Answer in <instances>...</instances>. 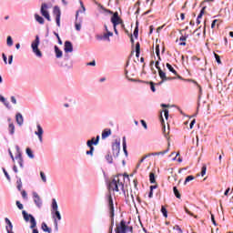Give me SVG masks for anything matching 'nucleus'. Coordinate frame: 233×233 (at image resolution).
Here are the masks:
<instances>
[{
	"instance_id": "f257e3e1",
	"label": "nucleus",
	"mask_w": 233,
	"mask_h": 233,
	"mask_svg": "<svg viewBox=\"0 0 233 233\" xmlns=\"http://www.w3.org/2000/svg\"><path fill=\"white\" fill-rule=\"evenodd\" d=\"M121 179H125L124 175H118L108 185L109 190H113V192H119V190H123L125 188V184L121 182Z\"/></svg>"
},
{
	"instance_id": "f03ea898",
	"label": "nucleus",
	"mask_w": 233,
	"mask_h": 233,
	"mask_svg": "<svg viewBox=\"0 0 233 233\" xmlns=\"http://www.w3.org/2000/svg\"><path fill=\"white\" fill-rule=\"evenodd\" d=\"M106 197H107L108 212H109V218L111 220L109 232L112 233V230L114 228V217L116 216L115 210H114V199L112 198V194H110V193H107Z\"/></svg>"
},
{
	"instance_id": "7ed1b4c3",
	"label": "nucleus",
	"mask_w": 233,
	"mask_h": 233,
	"mask_svg": "<svg viewBox=\"0 0 233 233\" xmlns=\"http://www.w3.org/2000/svg\"><path fill=\"white\" fill-rule=\"evenodd\" d=\"M23 218L26 223L30 221L31 226L30 228H32V233H39V229L35 228L37 227V221H35V218L33 217L32 214H28L25 210L22 211Z\"/></svg>"
},
{
	"instance_id": "20e7f679",
	"label": "nucleus",
	"mask_w": 233,
	"mask_h": 233,
	"mask_svg": "<svg viewBox=\"0 0 233 233\" xmlns=\"http://www.w3.org/2000/svg\"><path fill=\"white\" fill-rule=\"evenodd\" d=\"M100 8L102 10H104V12H106V14L113 15L111 16V23H112L113 26H117L118 25H123V19H121V17L119 16V13H117V12L113 13L112 11H110V9H106V8L103 7V5H101Z\"/></svg>"
},
{
	"instance_id": "39448f33",
	"label": "nucleus",
	"mask_w": 233,
	"mask_h": 233,
	"mask_svg": "<svg viewBox=\"0 0 233 233\" xmlns=\"http://www.w3.org/2000/svg\"><path fill=\"white\" fill-rule=\"evenodd\" d=\"M51 214L54 221H56H56H61V212H59V206L57 205V200H56V198H52Z\"/></svg>"
},
{
	"instance_id": "423d86ee",
	"label": "nucleus",
	"mask_w": 233,
	"mask_h": 233,
	"mask_svg": "<svg viewBox=\"0 0 233 233\" xmlns=\"http://www.w3.org/2000/svg\"><path fill=\"white\" fill-rule=\"evenodd\" d=\"M41 43L39 35H35V40L31 44V48L36 57H43V53L39 50V44Z\"/></svg>"
},
{
	"instance_id": "0eeeda50",
	"label": "nucleus",
	"mask_w": 233,
	"mask_h": 233,
	"mask_svg": "<svg viewBox=\"0 0 233 233\" xmlns=\"http://www.w3.org/2000/svg\"><path fill=\"white\" fill-rule=\"evenodd\" d=\"M133 228L127 225V222L125 219H122L118 226H116V228L115 229L116 233H127V232H132Z\"/></svg>"
},
{
	"instance_id": "6e6552de",
	"label": "nucleus",
	"mask_w": 233,
	"mask_h": 233,
	"mask_svg": "<svg viewBox=\"0 0 233 233\" xmlns=\"http://www.w3.org/2000/svg\"><path fill=\"white\" fill-rule=\"evenodd\" d=\"M99 139H101V137L99 135L96 136L95 142L93 141H87L86 146L88 147L89 150L86 152V156H94V145L95 147L99 145Z\"/></svg>"
},
{
	"instance_id": "1a4fd4ad",
	"label": "nucleus",
	"mask_w": 233,
	"mask_h": 233,
	"mask_svg": "<svg viewBox=\"0 0 233 233\" xmlns=\"http://www.w3.org/2000/svg\"><path fill=\"white\" fill-rule=\"evenodd\" d=\"M53 15L55 16L56 26L61 27V8L58 5H55L53 8Z\"/></svg>"
},
{
	"instance_id": "9d476101",
	"label": "nucleus",
	"mask_w": 233,
	"mask_h": 233,
	"mask_svg": "<svg viewBox=\"0 0 233 233\" xmlns=\"http://www.w3.org/2000/svg\"><path fill=\"white\" fill-rule=\"evenodd\" d=\"M120 151H121V140L116 139L115 143L112 144V154L115 157H118Z\"/></svg>"
},
{
	"instance_id": "9b49d317",
	"label": "nucleus",
	"mask_w": 233,
	"mask_h": 233,
	"mask_svg": "<svg viewBox=\"0 0 233 233\" xmlns=\"http://www.w3.org/2000/svg\"><path fill=\"white\" fill-rule=\"evenodd\" d=\"M40 13L45 17V19H47V21H52V18H50V13L48 12V4L43 3L41 5Z\"/></svg>"
},
{
	"instance_id": "f8f14e48",
	"label": "nucleus",
	"mask_w": 233,
	"mask_h": 233,
	"mask_svg": "<svg viewBox=\"0 0 233 233\" xmlns=\"http://www.w3.org/2000/svg\"><path fill=\"white\" fill-rule=\"evenodd\" d=\"M79 12H81V9L77 10L76 13V22H75V28L77 32H81V25L83 23V18H79Z\"/></svg>"
},
{
	"instance_id": "ddd939ff",
	"label": "nucleus",
	"mask_w": 233,
	"mask_h": 233,
	"mask_svg": "<svg viewBox=\"0 0 233 233\" xmlns=\"http://www.w3.org/2000/svg\"><path fill=\"white\" fill-rule=\"evenodd\" d=\"M32 194L35 205L37 208H41L43 207V200L41 199V197H39V194L35 191H33Z\"/></svg>"
},
{
	"instance_id": "4468645a",
	"label": "nucleus",
	"mask_w": 233,
	"mask_h": 233,
	"mask_svg": "<svg viewBox=\"0 0 233 233\" xmlns=\"http://www.w3.org/2000/svg\"><path fill=\"white\" fill-rule=\"evenodd\" d=\"M43 134H45L43 127H41V124H36V131H35V136H37L40 143H43Z\"/></svg>"
},
{
	"instance_id": "2eb2a0df",
	"label": "nucleus",
	"mask_w": 233,
	"mask_h": 233,
	"mask_svg": "<svg viewBox=\"0 0 233 233\" xmlns=\"http://www.w3.org/2000/svg\"><path fill=\"white\" fill-rule=\"evenodd\" d=\"M64 52L66 54H71V52H74V45H72V42L66 40L64 44Z\"/></svg>"
},
{
	"instance_id": "dca6fc26",
	"label": "nucleus",
	"mask_w": 233,
	"mask_h": 233,
	"mask_svg": "<svg viewBox=\"0 0 233 233\" xmlns=\"http://www.w3.org/2000/svg\"><path fill=\"white\" fill-rule=\"evenodd\" d=\"M5 230L7 233H15L14 232V224H12V221H10L8 219V218H5Z\"/></svg>"
},
{
	"instance_id": "f3484780",
	"label": "nucleus",
	"mask_w": 233,
	"mask_h": 233,
	"mask_svg": "<svg viewBox=\"0 0 233 233\" xmlns=\"http://www.w3.org/2000/svg\"><path fill=\"white\" fill-rule=\"evenodd\" d=\"M16 123L19 127H23V124L25 123V118H23V115L21 113H17L15 115Z\"/></svg>"
},
{
	"instance_id": "a211bd4d",
	"label": "nucleus",
	"mask_w": 233,
	"mask_h": 233,
	"mask_svg": "<svg viewBox=\"0 0 233 233\" xmlns=\"http://www.w3.org/2000/svg\"><path fill=\"white\" fill-rule=\"evenodd\" d=\"M54 48L56 59H61L63 57V51L57 46H55Z\"/></svg>"
},
{
	"instance_id": "6ab92c4d",
	"label": "nucleus",
	"mask_w": 233,
	"mask_h": 233,
	"mask_svg": "<svg viewBox=\"0 0 233 233\" xmlns=\"http://www.w3.org/2000/svg\"><path fill=\"white\" fill-rule=\"evenodd\" d=\"M109 136H112V130L110 128H106L102 131V139H106Z\"/></svg>"
},
{
	"instance_id": "aec40b11",
	"label": "nucleus",
	"mask_w": 233,
	"mask_h": 233,
	"mask_svg": "<svg viewBox=\"0 0 233 233\" xmlns=\"http://www.w3.org/2000/svg\"><path fill=\"white\" fill-rule=\"evenodd\" d=\"M122 147L126 157H128V151L127 150V137H123L122 138Z\"/></svg>"
},
{
	"instance_id": "412c9836",
	"label": "nucleus",
	"mask_w": 233,
	"mask_h": 233,
	"mask_svg": "<svg viewBox=\"0 0 233 233\" xmlns=\"http://www.w3.org/2000/svg\"><path fill=\"white\" fill-rule=\"evenodd\" d=\"M158 76L160 79H162V83H165V81H167V73L161 70V68H158Z\"/></svg>"
},
{
	"instance_id": "4be33fe9",
	"label": "nucleus",
	"mask_w": 233,
	"mask_h": 233,
	"mask_svg": "<svg viewBox=\"0 0 233 233\" xmlns=\"http://www.w3.org/2000/svg\"><path fill=\"white\" fill-rule=\"evenodd\" d=\"M114 35V33L107 31V33L103 35V39L104 41H107L108 43H110V37H112Z\"/></svg>"
},
{
	"instance_id": "5701e85b",
	"label": "nucleus",
	"mask_w": 233,
	"mask_h": 233,
	"mask_svg": "<svg viewBox=\"0 0 233 233\" xmlns=\"http://www.w3.org/2000/svg\"><path fill=\"white\" fill-rule=\"evenodd\" d=\"M35 19L37 23H39V25H45V18H43V16L35 14Z\"/></svg>"
},
{
	"instance_id": "b1692460",
	"label": "nucleus",
	"mask_w": 233,
	"mask_h": 233,
	"mask_svg": "<svg viewBox=\"0 0 233 233\" xmlns=\"http://www.w3.org/2000/svg\"><path fill=\"white\" fill-rule=\"evenodd\" d=\"M25 154L28 156L30 159H34L35 156L34 155V151L30 147H26Z\"/></svg>"
},
{
	"instance_id": "393cba45",
	"label": "nucleus",
	"mask_w": 233,
	"mask_h": 233,
	"mask_svg": "<svg viewBox=\"0 0 233 233\" xmlns=\"http://www.w3.org/2000/svg\"><path fill=\"white\" fill-rule=\"evenodd\" d=\"M41 228L44 232L52 233V228H48V225L45 222L42 223Z\"/></svg>"
},
{
	"instance_id": "a878e982",
	"label": "nucleus",
	"mask_w": 233,
	"mask_h": 233,
	"mask_svg": "<svg viewBox=\"0 0 233 233\" xmlns=\"http://www.w3.org/2000/svg\"><path fill=\"white\" fill-rule=\"evenodd\" d=\"M8 130L11 136H14V134H15V126L14 125V123L9 124Z\"/></svg>"
},
{
	"instance_id": "bb28decb",
	"label": "nucleus",
	"mask_w": 233,
	"mask_h": 233,
	"mask_svg": "<svg viewBox=\"0 0 233 233\" xmlns=\"http://www.w3.org/2000/svg\"><path fill=\"white\" fill-rule=\"evenodd\" d=\"M166 66L167 68V70H169V72H171L172 74H174L175 76H177V71H176V69H174V67L172 66V65H170L169 63L166 64Z\"/></svg>"
},
{
	"instance_id": "cd10ccee",
	"label": "nucleus",
	"mask_w": 233,
	"mask_h": 233,
	"mask_svg": "<svg viewBox=\"0 0 233 233\" xmlns=\"http://www.w3.org/2000/svg\"><path fill=\"white\" fill-rule=\"evenodd\" d=\"M170 149L167 147V149L164 150V151H160V152H155V153H151L152 156H165V154H168V151Z\"/></svg>"
},
{
	"instance_id": "c85d7f7f",
	"label": "nucleus",
	"mask_w": 233,
	"mask_h": 233,
	"mask_svg": "<svg viewBox=\"0 0 233 233\" xmlns=\"http://www.w3.org/2000/svg\"><path fill=\"white\" fill-rule=\"evenodd\" d=\"M106 160L107 161V163H109V165H112V163H114V158L112 157L110 152L106 154Z\"/></svg>"
},
{
	"instance_id": "c756f323",
	"label": "nucleus",
	"mask_w": 233,
	"mask_h": 233,
	"mask_svg": "<svg viewBox=\"0 0 233 233\" xmlns=\"http://www.w3.org/2000/svg\"><path fill=\"white\" fill-rule=\"evenodd\" d=\"M173 192H174V195L176 196V198H177V199H181V194L179 193L177 187H173Z\"/></svg>"
},
{
	"instance_id": "7c9ffc66",
	"label": "nucleus",
	"mask_w": 233,
	"mask_h": 233,
	"mask_svg": "<svg viewBox=\"0 0 233 233\" xmlns=\"http://www.w3.org/2000/svg\"><path fill=\"white\" fill-rule=\"evenodd\" d=\"M139 25V22H137V26L134 29L133 35L137 39V36L139 35V27L137 26Z\"/></svg>"
},
{
	"instance_id": "2f4dec72",
	"label": "nucleus",
	"mask_w": 233,
	"mask_h": 233,
	"mask_svg": "<svg viewBox=\"0 0 233 233\" xmlns=\"http://www.w3.org/2000/svg\"><path fill=\"white\" fill-rule=\"evenodd\" d=\"M149 182L154 185V183H156V174L154 173H150L149 174Z\"/></svg>"
},
{
	"instance_id": "473e14b6",
	"label": "nucleus",
	"mask_w": 233,
	"mask_h": 233,
	"mask_svg": "<svg viewBox=\"0 0 233 233\" xmlns=\"http://www.w3.org/2000/svg\"><path fill=\"white\" fill-rule=\"evenodd\" d=\"M195 177L192 175H189L186 177L184 181V185H187V183H190V181H194Z\"/></svg>"
},
{
	"instance_id": "72a5a7b5",
	"label": "nucleus",
	"mask_w": 233,
	"mask_h": 233,
	"mask_svg": "<svg viewBox=\"0 0 233 233\" xmlns=\"http://www.w3.org/2000/svg\"><path fill=\"white\" fill-rule=\"evenodd\" d=\"M6 44H7V46H14V40L12 39V36H7V39H6Z\"/></svg>"
},
{
	"instance_id": "f704fd0d",
	"label": "nucleus",
	"mask_w": 233,
	"mask_h": 233,
	"mask_svg": "<svg viewBox=\"0 0 233 233\" xmlns=\"http://www.w3.org/2000/svg\"><path fill=\"white\" fill-rule=\"evenodd\" d=\"M161 213L163 214L164 218H168V211H167V208H165V206L161 207Z\"/></svg>"
},
{
	"instance_id": "c9c22d12",
	"label": "nucleus",
	"mask_w": 233,
	"mask_h": 233,
	"mask_svg": "<svg viewBox=\"0 0 233 233\" xmlns=\"http://www.w3.org/2000/svg\"><path fill=\"white\" fill-rule=\"evenodd\" d=\"M40 177H41L43 183H46V175L45 174V172H43V171L40 172Z\"/></svg>"
},
{
	"instance_id": "e433bc0d",
	"label": "nucleus",
	"mask_w": 233,
	"mask_h": 233,
	"mask_svg": "<svg viewBox=\"0 0 233 233\" xmlns=\"http://www.w3.org/2000/svg\"><path fill=\"white\" fill-rule=\"evenodd\" d=\"M17 163L20 167V168H25V160H23V158H20L19 160H17Z\"/></svg>"
},
{
	"instance_id": "4c0bfd02",
	"label": "nucleus",
	"mask_w": 233,
	"mask_h": 233,
	"mask_svg": "<svg viewBox=\"0 0 233 233\" xmlns=\"http://www.w3.org/2000/svg\"><path fill=\"white\" fill-rule=\"evenodd\" d=\"M205 174H207V166L206 165H204L202 167L200 176H202V177H203V176H205Z\"/></svg>"
},
{
	"instance_id": "58836bf2",
	"label": "nucleus",
	"mask_w": 233,
	"mask_h": 233,
	"mask_svg": "<svg viewBox=\"0 0 233 233\" xmlns=\"http://www.w3.org/2000/svg\"><path fill=\"white\" fill-rule=\"evenodd\" d=\"M15 205L19 210H23L24 206L20 201L16 200Z\"/></svg>"
},
{
	"instance_id": "ea45409f",
	"label": "nucleus",
	"mask_w": 233,
	"mask_h": 233,
	"mask_svg": "<svg viewBox=\"0 0 233 233\" xmlns=\"http://www.w3.org/2000/svg\"><path fill=\"white\" fill-rule=\"evenodd\" d=\"M160 51H159V45L156 46V55L158 57L159 60H161V56H159Z\"/></svg>"
},
{
	"instance_id": "a19ab883",
	"label": "nucleus",
	"mask_w": 233,
	"mask_h": 233,
	"mask_svg": "<svg viewBox=\"0 0 233 233\" xmlns=\"http://www.w3.org/2000/svg\"><path fill=\"white\" fill-rule=\"evenodd\" d=\"M2 58L5 65H8V57H6V55L5 53L2 54Z\"/></svg>"
},
{
	"instance_id": "79ce46f5",
	"label": "nucleus",
	"mask_w": 233,
	"mask_h": 233,
	"mask_svg": "<svg viewBox=\"0 0 233 233\" xmlns=\"http://www.w3.org/2000/svg\"><path fill=\"white\" fill-rule=\"evenodd\" d=\"M21 194H22L23 199H28V194L26 193L25 190H22Z\"/></svg>"
},
{
	"instance_id": "37998d69",
	"label": "nucleus",
	"mask_w": 233,
	"mask_h": 233,
	"mask_svg": "<svg viewBox=\"0 0 233 233\" xmlns=\"http://www.w3.org/2000/svg\"><path fill=\"white\" fill-rule=\"evenodd\" d=\"M150 90L156 92V84L154 82H149Z\"/></svg>"
},
{
	"instance_id": "c03bdc74",
	"label": "nucleus",
	"mask_w": 233,
	"mask_h": 233,
	"mask_svg": "<svg viewBox=\"0 0 233 233\" xmlns=\"http://www.w3.org/2000/svg\"><path fill=\"white\" fill-rule=\"evenodd\" d=\"M215 59L218 65H221V58L219 57V55L215 54Z\"/></svg>"
},
{
	"instance_id": "a18cd8bd",
	"label": "nucleus",
	"mask_w": 233,
	"mask_h": 233,
	"mask_svg": "<svg viewBox=\"0 0 233 233\" xmlns=\"http://www.w3.org/2000/svg\"><path fill=\"white\" fill-rule=\"evenodd\" d=\"M80 5H81V12H79V14H85V12H86V8H85V5H83V2L80 1Z\"/></svg>"
},
{
	"instance_id": "49530a36",
	"label": "nucleus",
	"mask_w": 233,
	"mask_h": 233,
	"mask_svg": "<svg viewBox=\"0 0 233 233\" xmlns=\"http://www.w3.org/2000/svg\"><path fill=\"white\" fill-rule=\"evenodd\" d=\"M140 123H141L142 127L145 128V130H147V128H148V126L147 125V122L145 120H140Z\"/></svg>"
},
{
	"instance_id": "de8ad7c7",
	"label": "nucleus",
	"mask_w": 233,
	"mask_h": 233,
	"mask_svg": "<svg viewBox=\"0 0 233 233\" xmlns=\"http://www.w3.org/2000/svg\"><path fill=\"white\" fill-rule=\"evenodd\" d=\"M3 172H4L6 179H8V181H10V175H8V172L6 171V169H5V167L3 168Z\"/></svg>"
},
{
	"instance_id": "09e8293b",
	"label": "nucleus",
	"mask_w": 233,
	"mask_h": 233,
	"mask_svg": "<svg viewBox=\"0 0 233 233\" xmlns=\"http://www.w3.org/2000/svg\"><path fill=\"white\" fill-rule=\"evenodd\" d=\"M54 225H55V229L57 232V230H59V226H58V223H57V218H55Z\"/></svg>"
},
{
	"instance_id": "8fccbe9b",
	"label": "nucleus",
	"mask_w": 233,
	"mask_h": 233,
	"mask_svg": "<svg viewBox=\"0 0 233 233\" xmlns=\"http://www.w3.org/2000/svg\"><path fill=\"white\" fill-rule=\"evenodd\" d=\"M211 221L215 227H218V223H216V218H214V214H211Z\"/></svg>"
},
{
	"instance_id": "3c124183",
	"label": "nucleus",
	"mask_w": 233,
	"mask_h": 233,
	"mask_svg": "<svg viewBox=\"0 0 233 233\" xmlns=\"http://www.w3.org/2000/svg\"><path fill=\"white\" fill-rule=\"evenodd\" d=\"M136 52H141V46L139 45V42L136 44Z\"/></svg>"
},
{
	"instance_id": "603ef678",
	"label": "nucleus",
	"mask_w": 233,
	"mask_h": 233,
	"mask_svg": "<svg viewBox=\"0 0 233 233\" xmlns=\"http://www.w3.org/2000/svg\"><path fill=\"white\" fill-rule=\"evenodd\" d=\"M8 63H9V65H12V63H14V56H8Z\"/></svg>"
},
{
	"instance_id": "864d4df0",
	"label": "nucleus",
	"mask_w": 233,
	"mask_h": 233,
	"mask_svg": "<svg viewBox=\"0 0 233 233\" xmlns=\"http://www.w3.org/2000/svg\"><path fill=\"white\" fill-rule=\"evenodd\" d=\"M164 117L165 119H168V109H164Z\"/></svg>"
},
{
	"instance_id": "5fc2aeb1",
	"label": "nucleus",
	"mask_w": 233,
	"mask_h": 233,
	"mask_svg": "<svg viewBox=\"0 0 233 233\" xmlns=\"http://www.w3.org/2000/svg\"><path fill=\"white\" fill-rule=\"evenodd\" d=\"M11 103H13V105H17V99H15V96H11Z\"/></svg>"
},
{
	"instance_id": "6e6d98bb",
	"label": "nucleus",
	"mask_w": 233,
	"mask_h": 233,
	"mask_svg": "<svg viewBox=\"0 0 233 233\" xmlns=\"http://www.w3.org/2000/svg\"><path fill=\"white\" fill-rule=\"evenodd\" d=\"M87 66H96V60H93L92 62H88L86 64Z\"/></svg>"
},
{
	"instance_id": "4d7b16f0",
	"label": "nucleus",
	"mask_w": 233,
	"mask_h": 233,
	"mask_svg": "<svg viewBox=\"0 0 233 233\" xmlns=\"http://www.w3.org/2000/svg\"><path fill=\"white\" fill-rule=\"evenodd\" d=\"M194 125H196V119H193L190 124H189V128L192 129L194 128Z\"/></svg>"
},
{
	"instance_id": "13d9d810",
	"label": "nucleus",
	"mask_w": 233,
	"mask_h": 233,
	"mask_svg": "<svg viewBox=\"0 0 233 233\" xmlns=\"http://www.w3.org/2000/svg\"><path fill=\"white\" fill-rule=\"evenodd\" d=\"M9 156L12 159V161H15V157H14V154H12V150L8 149Z\"/></svg>"
},
{
	"instance_id": "bf43d9fd",
	"label": "nucleus",
	"mask_w": 233,
	"mask_h": 233,
	"mask_svg": "<svg viewBox=\"0 0 233 233\" xmlns=\"http://www.w3.org/2000/svg\"><path fill=\"white\" fill-rule=\"evenodd\" d=\"M15 158L17 159V161H19V159H23V155L21 153H18Z\"/></svg>"
},
{
	"instance_id": "052dcab7",
	"label": "nucleus",
	"mask_w": 233,
	"mask_h": 233,
	"mask_svg": "<svg viewBox=\"0 0 233 233\" xmlns=\"http://www.w3.org/2000/svg\"><path fill=\"white\" fill-rule=\"evenodd\" d=\"M187 37H188V35H182V36H180L179 41H185Z\"/></svg>"
},
{
	"instance_id": "680f3d73",
	"label": "nucleus",
	"mask_w": 233,
	"mask_h": 233,
	"mask_svg": "<svg viewBox=\"0 0 233 233\" xmlns=\"http://www.w3.org/2000/svg\"><path fill=\"white\" fill-rule=\"evenodd\" d=\"M5 106H6V108H10V102H8V100H5V102H4Z\"/></svg>"
},
{
	"instance_id": "e2e57ef3",
	"label": "nucleus",
	"mask_w": 233,
	"mask_h": 233,
	"mask_svg": "<svg viewBox=\"0 0 233 233\" xmlns=\"http://www.w3.org/2000/svg\"><path fill=\"white\" fill-rule=\"evenodd\" d=\"M216 23H218V19L212 21L211 28H214L216 26Z\"/></svg>"
},
{
	"instance_id": "0e129e2a",
	"label": "nucleus",
	"mask_w": 233,
	"mask_h": 233,
	"mask_svg": "<svg viewBox=\"0 0 233 233\" xmlns=\"http://www.w3.org/2000/svg\"><path fill=\"white\" fill-rule=\"evenodd\" d=\"M0 101H1V103H5L6 98H5V96L0 95Z\"/></svg>"
},
{
	"instance_id": "69168bd1",
	"label": "nucleus",
	"mask_w": 233,
	"mask_h": 233,
	"mask_svg": "<svg viewBox=\"0 0 233 233\" xmlns=\"http://www.w3.org/2000/svg\"><path fill=\"white\" fill-rule=\"evenodd\" d=\"M203 11H200L199 15H198L197 19H201V17H203Z\"/></svg>"
},
{
	"instance_id": "338daca9",
	"label": "nucleus",
	"mask_w": 233,
	"mask_h": 233,
	"mask_svg": "<svg viewBox=\"0 0 233 233\" xmlns=\"http://www.w3.org/2000/svg\"><path fill=\"white\" fill-rule=\"evenodd\" d=\"M97 41H104L103 35H96Z\"/></svg>"
},
{
	"instance_id": "774afa93",
	"label": "nucleus",
	"mask_w": 233,
	"mask_h": 233,
	"mask_svg": "<svg viewBox=\"0 0 233 233\" xmlns=\"http://www.w3.org/2000/svg\"><path fill=\"white\" fill-rule=\"evenodd\" d=\"M228 192H230V187H228L224 192V196H228Z\"/></svg>"
}]
</instances>
